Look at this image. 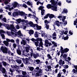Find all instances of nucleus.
<instances>
[{
	"label": "nucleus",
	"instance_id": "obj_1",
	"mask_svg": "<svg viewBox=\"0 0 77 77\" xmlns=\"http://www.w3.org/2000/svg\"><path fill=\"white\" fill-rule=\"evenodd\" d=\"M1 51H2L3 53H5V54H7L8 53V48L6 47L2 46L1 47L0 49Z\"/></svg>",
	"mask_w": 77,
	"mask_h": 77
},
{
	"label": "nucleus",
	"instance_id": "obj_2",
	"mask_svg": "<svg viewBox=\"0 0 77 77\" xmlns=\"http://www.w3.org/2000/svg\"><path fill=\"white\" fill-rule=\"evenodd\" d=\"M41 73H42V70L41 69H40L38 72L34 73L35 76L36 77H40L41 75Z\"/></svg>",
	"mask_w": 77,
	"mask_h": 77
},
{
	"label": "nucleus",
	"instance_id": "obj_3",
	"mask_svg": "<svg viewBox=\"0 0 77 77\" xmlns=\"http://www.w3.org/2000/svg\"><path fill=\"white\" fill-rule=\"evenodd\" d=\"M50 3H51V5H53V6H57V3L58 2L54 0H51L50 1Z\"/></svg>",
	"mask_w": 77,
	"mask_h": 77
},
{
	"label": "nucleus",
	"instance_id": "obj_4",
	"mask_svg": "<svg viewBox=\"0 0 77 77\" xmlns=\"http://www.w3.org/2000/svg\"><path fill=\"white\" fill-rule=\"evenodd\" d=\"M51 45H52L51 43L49 42L48 41V40H46L45 41V45L46 47H48V45L50 47V46H51Z\"/></svg>",
	"mask_w": 77,
	"mask_h": 77
},
{
	"label": "nucleus",
	"instance_id": "obj_5",
	"mask_svg": "<svg viewBox=\"0 0 77 77\" xmlns=\"http://www.w3.org/2000/svg\"><path fill=\"white\" fill-rule=\"evenodd\" d=\"M20 59H21L22 60H23V62H25L26 63V64H27L28 63H29V59L27 58L26 59H25L24 58H20Z\"/></svg>",
	"mask_w": 77,
	"mask_h": 77
},
{
	"label": "nucleus",
	"instance_id": "obj_6",
	"mask_svg": "<svg viewBox=\"0 0 77 77\" xmlns=\"http://www.w3.org/2000/svg\"><path fill=\"white\" fill-rule=\"evenodd\" d=\"M28 24L30 25V27H32L33 28L35 27V24H33V23L32 21H29V22L28 23Z\"/></svg>",
	"mask_w": 77,
	"mask_h": 77
},
{
	"label": "nucleus",
	"instance_id": "obj_7",
	"mask_svg": "<svg viewBox=\"0 0 77 77\" xmlns=\"http://www.w3.org/2000/svg\"><path fill=\"white\" fill-rule=\"evenodd\" d=\"M11 67L13 69H19V66L17 65H11Z\"/></svg>",
	"mask_w": 77,
	"mask_h": 77
},
{
	"label": "nucleus",
	"instance_id": "obj_8",
	"mask_svg": "<svg viewBox=\"0 0 77 77\" xmlns=\"http://www.w3.org/2000/svg\"><path fill=\"white\" fill-rule=\"evenodd\" d=\"M35 27H36V30H41L42 28V26H38V25L37 24H35Z\"/></svg>",
	"mask_w": 77,
	"mask_h": 77
},
{
	"label": "nucleus",
	"instance_id": "obj_9",
	"mask_svg": "<svg viewBox=\"0 0 77 77\" xmlns=\"http://www.w3.org/2000/svg\"><path fill=\"white\" fill-rule=\"evenodd\" d=\"M39 56V54L38 53H36V54L34 53H33V57L35 59H36V58L38 57Z\"/></svg>",
	"mask_w": 77,
	"mask_h": 77
},
{
	"label": "nucleus",
	"instance_id": "obj_10",
	"mask_svg": "<svg viewBox=\"0 0 77 77\" xmlns=\"http://www.w3.org/2000/svg\"><path fill=\"white\" fill-rule=\"evenodd\" d=\"M28 31L29 32L28 33L29 35H30V36H31V35H33V34L34 33V31L33 30L30 29L29 30H28Z\"/></svg>",
	"mask_w": 77,
	"mask_h": 77
},
{
	"label": "nucleus",
	"instance_id": "obj_11",
	"mask_svg": "<svg viewBox=\"0 0 77 77\" xmlns=\"http://www.w3.org/2000/svg\"><path fill=\"white\" fill-rule=\"evenodd\" d=\"M55 5H52V9L53 10V11H57V6H55Z\"/></svg>",
	"mask_w": 77,
	"mask_h": 77
},
{
	"label": "nucleus",
	"instance_id": "obj_12",
	"mask_svg": "<svg viewBox=\"0 0 77 77\" xmlns=\"http://www.w3.org/2000/svg\"><path fill=\"white\" fill-rule=\"evenodd\" d=\"M19 14L18 12H14L12 14L13 16L14 17H15L16 16H18Z\"/></svg>",
	"mask_w": 77,
	"mask_h": 77
},
{
	"label": "nucleus",
	"instance_id": "obj_13",
	"mask_svg": "<svg viewBox=\"0 0 77 77\" xmlns=\"http://www.w3.org/2000/svg\"><path fill=\"white\" fill-rule=\"evenodd\" d=\"M0 71H1L2 72V73H3V74H6V69L4 67L1 69L0 70Z\"/></svg>",
	"mask_w": 77,
	"mask_h": 77
},
{
	"label": "nucleus",
	"instance_id": "obj_14",
	"mask_svg": "<svg viewBox=\"0 0 77 77\" xmlns=\"http://www.w3.org/2000/svg\"><path fill=\"white\" fill-rule=\"evenodd\" d=\"M21 45H23H23H26V44H27V43H26V41L23 39L22 41L21 42Z\"/></svg>",
	"mask_w": 77,
	"mask_h": 77
},
{
	"label": "nucleus",
	"instance_id": "obj_15",
	"mask_svg": "<svg viewBox=\"0 0 77 77\" xmlns=\"http://www.w3.org/2000/svg\"><path fill=\"white\" fill-rule=\"evenodd\" d=\"M3 43L7 47H8V46H9V42H8L6 41H4L3 42Z\"/></svg>",
	"mask_w": 77,
	"mask_h": 77
},
{
	"label": "nucleus",
	"instance_id": "obj_16",
	"mask_svg": "<svg viewBox=\"0 0 77 77\" xmlns=\"http://www.w3.org/2000/svg\"><path fill=\"white\" fill-rule=\"evenodd\" d=\"M39 41H40L39 43L40 46L43 45V42H42V38H39Z\"/></svg>",
	"mask_w": 77,
	"mask_h": 77
},
{
	"label": "nucleus",
	"instance_id": "obj_17",
	"mask_svg": "<svg viewBox=\"0 0 77 77\" xmlns=\"http://www.w3.org/2000/svg\"><path fill=\"white\" fill-rule=\"evenodd\" d=\"M35 42V45H36V46L38 47L39 45H38V44H39V38H38V40L36 41Z\"/></svg>",
	"mask_w": 77,
	"mask_h": 77
},
{
	"label": "nucleus",
	"instance_id": "obj_18",
	"mask_svg": "<svg viewBox=\"0 0 77 77\" xmlns=\"http://www.w3.org/2000/svg\"><path fill=\"white\" fill-rule=\"evenodd\" d=\"M16 62L17 63H18V64H21V63H22V62L21 61V60L20 59H17L16 60Z\"/></svg>",
	"mask_w": 77,
	"mask_h": 77
},
{
	"label": "nucleus",
	"instance_id": "obj_19",
	"mask_svg": "<svg viewBox=\"0 0 77 77\" xmlns=\"http://www.w3.org/2000/svg\"><path fill=\"white\" fill-rule=\"evenodd\" d=\"M69 50V49L66 48L64 49V50H63L62 51L65 53H67V52H68Z\"/></svg>",
	"mask_w": 77,
	"mask_h": 77
},
{
	"label": "nucleus",
	"instance_id": "obj_20",
	"mask_svg": "<svg viewBox=\"0 0 77 77\" xmlns=\"http://www.w3.org/2000/svg\"><path fill=\"white\" fill-rule=\"evenodd\" d=\"M17 53L19 55H21V50L20 49H17Z\"/></svg>",
	"mask_w": 77,
	"mask_h": 77
},
{
	"label": "nucleus",
	"instance_id": "obj_21",
	"mask_svg": "<svg viewBox=\"0 0 77 77\" xmlns=\"http://www.w3.org/2000/svg\"><path fill=\"white\" fill-rule=\"evenodd\" d=\"M49 17L51 19L54 17V15L52 14H49Z\"/></svg>",
	"mask_w": 77,
	"mask_h": 77
},
{
	"label": "nucleus",
	"instance_id": "obj_22",
	"mask_svg": "<svg viewBox=\"0 0 77 77\" xmlns=\"http://www.w3.org/2000/svg\"><path fill=\"white\" fill-rule=\"evenodd\" d=\"M17 5H18V4L17 2H15L14 4L13 5L14 8H15L16 7H17Z\"/></svg>",
	"mask_w": 77,
	"mask_h": 77
},
{
	"label": "nucleus",
	"instance_id": "obj_23",
	"mask_svg": "<svg viewBox=\"0 0 77 77\" xmlns=\"http://www.w3.org/2000/svg\"><path fill=\"white\" fill-rule=\"evenodd\" d=\"M19 14L21 16H23V15H24V14H25V12H24L23 11L19 12Z\"/></svg>",
	"mask_w": 77,
	"mask_h": 77
},
{
	"label": "nucleus",
	"instance_id": "obj_24",
	"mask_svg": "<svg viewBox=\"0 0 77 77\" xmlns=\"http://www.w3.org/2000/svg\"><path fill=\"white\" fill-rule=\"evenodd\" d=\"M55 23L56 24V25L57 26H58V27L59 26H60V24L59 23V21L57 20V21H56L55 22Z\"/></svg>",
	"mask_w": 77,
	"mask_h": 77
},
{
	"label": "nucleus",
	"instance_id": "obj_25",
	"mask_svg": "<svg viewBox=\"0 0 77 77\" xmlns=\"http://www.w3.org/2000/svg\"><path fill=\"white\" fill-rule=\"evenodd\" d=\"M17 35L20 36H23V35L21 34L20 30H19L17 32Z\"/></svg>",
	"mask_w": 77,
	"mask_h": 77
},
{
	"label": "nucleus",
	"instance_id": "obj_26",
	"mask_svg": "<svg viewBox=\"0 0 77 77\" xmlns=\"http://www.w3.org/2000/svg\"><path fill=\"white\" fill-rule=\"evenodd\" d=\"M38 38L36 39H35L33 38H32L31 39H30V40L32 41V42H35V41H38V38Z\"/></svg>",
	"mask_w": 77,
	"mask_h": 77
},
{
	"label": "nucleus",
	"instance_id": "obj_27",
	"mask_svg": "<svg viewBox=\"0 0 77 77\" xmlns=\"http://www.w3.org/2000/svg\"><path fill=\"white\" fill-rule=\"evenodd\" d=\"M67 14L68 13V10L67 9L65 10V9H63V12L62 13V14Z\"/></svg>",
	"mask_w": 77,
	"mask_h": 77
},
{
	"label": "nucleus",
	"instance_id": "obj_28",
	"mask_svg": "<svg viewBox=\"0 0 77 77\" xmlns=\"http://www.w3.org/2000/svg\"><path fill=\"white\" fill-rule=\"evenodd\" d=\"M52 6L51 4H48L47 6V8L48 9H51L52 7Z\"/></svg>",
	"mask_w": 77,
	"mask_h": 77
},
{
	"label": "nucleus",
	"instance_id": "obj_29",
	"mask_svg": "<svg viewBox=\"0 0 77 77\" xmlns=\"http://www.w3.org/2000/svg\"><path fill=\"white\" fill-rule=\"evenodd\" d=\"M28 68L29 69L30 71H33V69H34V68L33 67L28 66Z\"/></svg>",
	"mask_w": 77,
	"mask_h": 77
},
{
	"label": "nucleus",
	"instance_id": "obj_30",
	"mask_svg": "<svg viewBox=\"0 0 77 77\" xmlns=\"http://www.w3.org/2000/svg\"><path fill=\"white\" fill-rule=\"evenodd\" d=\"M35 62L37 63L36 64H39V65L40 64L39 63L41 62V61H40V60L38 59L35 60Z\"/></svg>",
	"mask_w": 77,
	"mask_h": 77
},
{
	"label": "nucleus",
	"instance_id": "obj_31",
	"mask_svg": "<svg viewBox=\"0 0 77 77\" xmlns=\"http://www.w3.org/2000/svg\"><path fill=\"white\" fill-rule=\"evenodd\" d=\"M10 29H15V28L14 27V24H12L10 25Z\"/></svg>",
	"mask_w": 77,
	"mask_h": 77
},
{
	"label": "nucleus",
	"instance_id": "obj_32",
	"mask_svg": "<svg viewBox=\"0 0 77 77\" xmlns=\"http://www.w3.org/2000/svg\"><path fill=\"white\" fill-rule=\"evenodd\" d=\"M2 65H3V66H5V67H6V66L7 65V63H6V62L4 61H2Z\"/></svg>",
	"mask_w": 77,
	"mask_h": 77
},
{
	"label": "nucleus",
	"instance_id": "obj_33",
	"mask_svg": "<svg viewBox=\"0 0 77 77\" xmlns=\"http://www.w3.org/2000/svg\"><path fill=\"white\" fill-rule=\"evenodd\" d=\"M16 21L18 23V24H20L21 23V18L16 19Z\"/></svg>",
	"mask_w": 77,
	"mask_h": 77
},
{
	"label": "nucleus",
	"instance_id": "obj_34",
	"mask_svg": "<svg viewBox=\"0 0 77 77\" xmlns=\"http://www.w3.org/2000/svg\"><path fill=\"white\" fill-rule=\"evenodd\" d=\"M68 31H65L64 32V30L62 31V33H63H63L64 35H67L68 34Z\"/></svg>",
	"mask_w": 77,
	"mask_h": 77
},
{
	"label": "nucleus",
	"instance_id": "obj_35",
	"mask_svg": "<svg viewBox=\"0 0 77 77\" xmlns=\"http://www.w3.org/2000/svg\"><path fill=\"white\" fill-rule=\"evenodd\" d=\"M41 15H44V13H45V10L44 9H42V10H41Z\"/></svg>",
	"mask_w": 77,
	"mask_h": 77
},
{
	"label": "nucleus",
	"instance_id": "obj_36",
	"mask_svg": "<svg viewBox=\"0 0 77 77\" xmlns=\"http://www.w3.org/2000/svg\"><path fill=\"white\" fill-rule=\"evenodd\" d=\"M66 19V16H63V18L62 17V21L63 23L64 22V21H65V20Z\"/></svg>",
	"mask_w": 77,
	"mask_h": 77
},
{
	"label": "nucleus",
	"instance_id": "obj_37",
	"mask_svg": "<svg viewBox=\"0 0 77 77\" xmlns=\"http://www.w3.org/2000/svg\"><path fill=\"white\" fill-rule=\"evenodd\" d=\"M44 8V7L43 6H40L38 8V10L42 11Z\"/></svg>",
	"mask_w": 77,
	"mask_h": 77
},
{
	"label": "nucleus",
	"instance_id": "obj_38",
	"mask_svg": "<svg viewBox=\"0 0 77 77\" xmlns=\"http://www.w3.org/2000/svg\"><path fill=\"white\" fill-rule=\"evenodd\" d=\"M16 41L17 43V44L18 47H20V45H19V42L20 41V40H19L18 39H17L16 40Z\"/></svg>",
	"mask_w": 77,
	"mask_h": 77
},
{
	"label": "nucleus",
	"instance_id": "obj_39",
	"mask_svg": "<svg viewBox=\"0 0 77 77\" xmlns=\"http://www.w3.org/2000/svg\"><path fill=\"white\" fill-rule=\"evenodd\" d=\"M22 74L23 75H26L27 73H26V72L24 71H22Z\"/></svg>",
	"mask_w": 77,
	"mask_h": 77
},
{
	"label": "nucleus",
	"instance_id": "obj_40",
	"mask_svg": "<svg viewBox=\"0 0 77 77\" xmlns=\"http://www.w3.org/2000/svg\"><path fill=\"white\" fill-rule=\"evenodd\" d=\"M68 38H69V37L68 36H66V37H64L63 39L64 41H65L66 40H68Z\"/></svg>",
	"mask_w": 77,
	"mask_h": 77
},
{
	"label": "nucleus",
	"instance_id": "obj_41",
	"mask_svg": "<svg viewBox=\"0 0 77 77\" xmlns=\"http://www.w3.org/2000/svg\"><path fill=\"white\" fill-rule=\"evenodd\" d=\"M67 55L66 54H64L63 55V57L64 58V59H66V57H67Z\"/></svg>",
	"mask_w": 77,
	"mask_h": 77
},
{
	"label": "nucleus",
	"instance_id": "obj_42",
	"mask_svg": "<svg viewBox=\"0 0 77 77\" xmlns=\"http://www.w3.org/2000/svg\"><path fill=\"white\" fill-rule=\"evenodd\" d=\"M29 48L28 47H26V53H28V52H29Z\"/></svg>",
	"mask_w": 77,
	"mask_h": 77
},
{
	"label": "nucleus",
	"instance_id": "obj_43",
	"mask_svg": "<svg viewBox=\"0 0 77 77\" xmlns=\"http://www.w3.org/2000/svg\"><path fill=\"white\" fill-rule=\"evenodd\" d=\"M6 26H7V29L8 30H9V29H11V27H9V24H6Z\"/></svg>",
	"mask_w": 77,
	"mask_h": 77
},
{
	"label": "nucleus",
	"instance_id": "obj_44",
	"mask_svg": "<svg viewBox=\"0 0 77 77\" xmlns=\"http://www.w3.org/2000/svg\"><path fill=\"white\" fill-rule=\"evenodd\" d=\"M6 32L3 30H0V33H6Z\"/></svg>",
	"mask_w": 77,
	"mask_h": 77
},
{
	"label": "nucleus",
	"instance_id": "obj_45",
	"mask_svg": "<svg viewBox=\"0 0 77 77\" xmlns=\"http://www.w3.org/2000/svg\"><path fill=\"white\" fill-rule=\"evenodd\" d=\"M2 21H4L5 23H6V17H4L2 19Z\"/></svg>",
	"mask_w": 77,
	"mask_h": 77
},
{
	"label": "nucleus",
	"instance_id": "obj_46",
	"mask_svg": "<svg viewBox=\"0 0 77 77\" xmlns=\"http://www.w3.org/2000/svg\"><path fill=\"white\" fill-rule=\"evenodd\" d=\"M49 17V14H46V16L44 17V19H46V18H48V17Z\"/></svg>",
	"mask_w": 77,
	"mask_h": 77
},
{
	"label": "nucleus",
	"instance_id": "obj_47",
	"mask_svg": "<svg viewBox=\"0 0 77 77\" xmlns=\"http://www.w3.org/2000/svg\"><path fill=\"white\" fill-rule=\"evenodd\" d=\"M45 67H46V68H47L48 69H51V66H50V65L48 66H46Z\"/></svg>",
	"mask_w": 77,
	"mask_h": 77
},
{
	"label": "nucleus",
	"instance_id": "obj_48",
	"mask_svg": "<svg viewBox=\"0 0 77 77\" xmlns=\"http://www.w3.org/2000/svg\"><path fill=\"white\" fill-rule=\"evenodd\" d=\"M10 71L11 73H13V72L15 71V70H14V69H12L10 68Z\"/></svg>",
	"mask_w": 77,
	"mask_h": 77
},
{
	"label": "nucleus",
	"instance_id": "obj_49",
	"mask_svg": "<svg viewBox=\"0 0 77 77\" xmlns=\"http://www.w3.org/2000/svg\"><path fill=\"white\" fill-rule=\"evenodd\" d=\"M34 36L35 37V38H38L39 37V34H35L34 35Z\"/></svg>",
	"mask_w": 77,
	"mask_h": 77
},
{
	"label": "nucleus",
	"instance_id": "obj_50",
	"mask_svg": "<svg viewBox=\"0 0 77 77\" xmlns=\"http://www.w3.org/2000/svg\"><path fill=\"white\" fill-rule=\"evenodd\" d=\"M62 60H59V64L60 65H62Z\"/></svg>",
	"mask_w": 77,
	"mask_h": 77
},
{
	"label": "nucleus",
	"instance_id": "obj_51",
	"mask_svg": "<svg viewBox=\"0 0 77 77\" xmlns=\"http://www.w3.org/2000/svg\"><path fill=\"white\" fill-rule=\"evenodd\" d=\"M46 28L47 29H49V25L47 24H46Z\"/></svg>",
	"mask_w": 77,
	"mask_h": 77
},
{
	"label": "nucleus",
	"instance_id": "obj_52",
	"mask_svg": "<svg viewBox=\"0 0 77 77\" xmlns=\"http://www.w3.org/2000/svg\"><path fill=\"white\" fill-rule=\"evenodd\" d=\"M57 5H58V6H60L61 5H62V3H61V2L59 1L58 3V4H57Z\"/></svg>",
	"mask_w": 77,
	"mask_h": 77
},
{
	"label": "nucleus",
	"instance_id": "obj_53",
	"mask_svg": "<svg viewBox=\"0 0 77 77\" xmlns=\"http://www.w3.org/2000/svg\"><path fill=\"white\" fill-rule=\"evenodd\" d=\"M47 57L48 58V59H51V57L50 56V55L49 54H48L47 55Z\"/></svg>",
	"mask_w": 77,
	"mask_h": 77
},
{
	"label": "nucleus",
	"instance_id": "obj_54",
	"mask_svg": "<svg viewBox=\"0 0 77 77\" xmlns=\"http://www.w3.org/2000/svg\"><path fill=\"white\" fill-rule=\"evenodd\" d=\"M22 27H23V30H25V29H26V28H27V26H26L22 25Z\"/></svg>",
	"mask_w": 77,
	"mask_h": 77
},
{
	"label": "nucleus",
	"instance_id": "obj_55",
	"mask_svg": "<svg viewBox=\"0 0 77 77\" xmlns=\"http://www.w3.org/2000/svg\"><path fill=\"white\" fill-rule=\"evenodd\" d=\"M1 36H2V39H4L5 38V35L3 34H1Z\"/></svg>",
	"mask_w": 77,
	"mask_h": 77
},
{
	"label": "nucleus",
	"instance_id": "obj_56",
	"mask_svg": "<svg viewBox=\"0 0 77 77\" xmlns=\"http://www.w3.org/2000/svg\"><path fill=\"white\" fill-rule=\"evenodd\" d=\"M22 54L23 55V56H26V53L25 54V51L23 50V51L22 52Z\"/></svg>",
	"mask_w": 77,
	"mask_h": 77
},
{
	"label": "nucleus",
	"instance_id": "obj_57",
	"mask_svg": "<svg viewBox=\"0 0 77 77\" xmlns=\"http://www.w3.org/2000/svg\"><path fill=\"white\" fill-rule=\"evenodd\" d=\"M13 46L14 48H16V47H17V44H16L15 43H13Z\"/></svg>",
	"mask_w": 77,
	"mask_h": 77
},
{
	"label": "nucleus",
	"instance_id": "obj_58",
	"mask_svg": "<svg viewBox=\"0 0 77 77\" xmlns=\"http://www.w3.org/2000/svg\"><path fill=\"white\" fill-rule=\"evenodd\" d=\"M63 68H68V65H65L64 66H63Z\"/></svg>",
	"mask_w": 77,
	"mask_h": 77
},
{
	"label": "nucleus",
	"instance_id": "obj_59",
	"mask_svg": "<svg viewBox=\"0 0 77 77\" xmlns=\"http://www.w3.org/2000/svg\"><path fill=\"white\" fill-rule=\"evenodd\" d=\"M76 70L75 69H73L72 71L74 73V74H76Z\"/></svg>",
	"mask_w": 77,
	"mask_h": 77
},
{
	"label": "nucleus",
	"instance_id": "obj_60",
	"mask_svg": "<svg viewBox=\"0 0 77 77\" xmlns=\"http://www.w3.org/2000/svg\"><path fill=\"white\" fill-rule=\"evenodd\" d=\"M27 5H28L29 6H30V5L32 4L29 1H28L27 2Z\"/></svg>",
	"mask_w": 77,
	"mask_h": 77
},
{
	"label": "nucleus",
	"instance_id": "obj_61",
	"mask_svg": "<svg viewBox=\"0 0 77 77\" xmlns=\"http://www.w3.org/2000/svg\"><path fill=\"white\" fill-rule=\"evenodd\" d=\"M5 4L7 5L9 3V2H8V0H5Z\"/></svg>",
	"mask_w": 77,
	"mask_h": 77
},
{
	"label": "nucleus",
	"instance_id": "obj_62",
	"mask_svg": "<svg viewBox=\"0 0 77 77\" xmlns=\"http://www.w3.org/2000/svg\"><path fill=\"white\" fill-rule=\"evenodd\" d=\"M23 7H24V8H27V6L26 4H24L23 5Z\"/></svg>",
	"mask_w": 77,
	"mask_h": 77
},
{
	"label": "nucleus",
	"instance_id": "obj_63",
	"mask_svg": "<svg viewBox=\"0 0 77 77\" xmlns=\"http://www.w3.org/2000/svg\"><path fill=\"white\" fill-rule=\"evenodd\" d=\"M61 54L60 56V57H62V56L63 57V54H64V53H65L62 51L61 52Z\"/></svg>",
	"mask_w": 77,
	"mask_h": 77
},
{
	"label": "nucleus",
	"instance_id": "obj_64",
	"mask_svg": "<svg viewBox=\"0 0 77 77\" xmlns=\"http://www.w3.org/2000/svg\"><path fill=\"white\" fill-rule=\"evenodd\" d=\"M73 67L74 68H75V69H76V70H77V65H74L73 66Z\"/></svg>",
	"mask_w": 77,
	"mask_h": 77
}]
</instances>
